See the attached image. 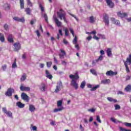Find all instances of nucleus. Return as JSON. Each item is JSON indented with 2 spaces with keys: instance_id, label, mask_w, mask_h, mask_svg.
Instances as JSON below:
<instances>
[{
  "instance_id": "nucleus-1",
  "label": "nucleus",
  "mask_w": 131,
  "mask_h": 131,
  "mask_svg": "<svg viewBox=\"0 0 131 131\" xmlns=\"http://www.w3.org/2000/svg\"><path fill=\"white\" fill-rule=\"evenodd\" d=\"M57 16L60 18V20H63V19L64 22L68 23L67 19H66V13L63 10L60 9L59 12H57Z\"/></svg>"
},
{
  "instance_id": "nucleus-2",
  "label": "nucleus",
  "mask_w": 131,
  "mask_h": 131,
  "mask_svg": "<svg viewBox=\"0 0 131 131\" xmlns=\"http://www.w3.org/2000/svg\"><path fill=\"white\" fill-rule=\"evenodd\" d=\"M62 88H63V84L62 83V81H59L57 83L56 87L55 90V93H59L60 91H61Z\"/></svg>"
},
{
  "instance_id": "nucleus-3",
  "label": "nucleus",
  "mask_w": 131,
  "mask_h": 131,
  "mask_svg": "<svg viewBox=\"0 0 131 131\" xmlns=\"http://www.w3.org/2000/svg\"><path fill=\"white\" fill-rule=\"evenodd\" d=\"M2 111L4 112L5 114H6L7 115L8 117H10V118H13V114L11 111H8L7 110V108L6 107L2 108Z\"/></svg>"
},
{
  "instance_id": "nucleus-4",
  "label": "nucleus",
  "mask_w": 131,
  "mask_h": 131,
  "mask_svg": "<svg viewBox=\"0 0 131 131\" xmlns=\"http://www.w3.org/2000/svg\"><path fill=\"white\" fill-rule=\"evenodd\" d=\"M21 98L22 100H24V101H25L27 103L29 102V100H30L29 96H28V95H27L26 93H22L21 94Z\"/></svg>"
},
{
  "instance_id": "nucleus-5",
  "label": "nucleus",
  "mask_w": 131,
  "mask_h": 131,
  "mask_svg": "<svg viewBox=\"0 0 131 131\" xmlns=\"http://www.w3.org/2000/svg\"><path fill=\"white\" fill-rule=\"evenodd\" d=\"M103 22L105 23V26H109V16L107 14L103 15Z\"/></svg>"
},
{
  "instance_id": "nucleus-6",
  "label": "nucleus",
  "mask_w": 131,
  "mask_h": 131,
  "mask_svg": "<svg viewBox=\"0 0 131 131\" xmlns=\"http://www.w3.org/2000/svg\"><path fill=\"white\" fill-rule=\"evenodd\" d=\"M15 90L13 89L12 88H9L5 93V95L7 97H11L12 96V93H14Z\"/></svg>"
},
{
  "instance_id": "nucleus-7",
  "label": "nucleus",
  "mask_w": 131,
  "mask_h": 131,
  "mask_svg": "<svg viewBox=\"0 0 131 131\" xmlns=\"http://www.w3.org/2000/svg\"><path fill=\"white\" fill-rule=\"evenodd\" d=\"M71 85L75 88V90H77V89H78V83L76 82V80H75V79L72 80L71 82Z\"/></svg>"
},
{
  "instance_id": "nucleus-8",
  "label": "nucleus",
  "mask_w": 131,
  "mask_h": 131,
  "mask_svg": "<svg viewBox=\"0 0 131 131\" xmlns=\"http://www.w3.org/2000/svg\"><path fill=\"white\" fill-rule=\"evenodd\" d=\"M20 90L22 92H30V88L23 86V84H21L20 86Z\"/></svg>"
},
{
  "instance_id": "nucleus-9",
  "label": "nucleus",
  "mask_w": 131,
  "mask_h": 131,
  "mask_svg": "<svg viewBox=\"0 0 131 131\" xmlns=\"http://www.w3.org/2000/svg\"><path fill=\"white\" fill-rule=\"evenodd\" d=\"M14 47V50L16 51V52H18L19 50H21V44L19 42L14 43L13 45Z\"/></svg>"
},
{
  "instance_id": "nucleus-10",
  "label": "nucleus",
  "mask_w": 131,
  "mask_h": 131,
  "mask_svg": "<svg viewBox=\"0 0 131 131\" xmlns=\"http://www.w3.org/2000/svg\"><path fill=\"white\" fill-rule=\"evenodd\" d=\"M53 18H54V20L57 27H61V26L62 25V22L60 21L59 20V19H58V18H57V17H56V16H55V15L53 16Z\"/></svg>"
},
{
  "instance_id": "nucleus-11",
  "label": "nucleus",
  "mask_w": 131,
  "mask_h": 131,
  "mask_svg": "<svg viewBox=\"0 0 131 131\" xmlns=\"http://www.w3.org/2000/svg\"><path fill=\"white\" fill-rule=\"evenodd\" d=\"M105 2L109 8H114V3H113L112 0H105Z\"/></svg>"
},
{
  "instance_id": "nucleus-12",
  "label": "nucleus",
  "mask_w": 131,
  "mask_h": 131,
  "mask_svg": "<svg viewBox=\"0 0 131 131\" xmlns=\"http://www.w3.org/2000/svg\"><path fill=\"white\" fill-rule=\"evenodd\" d=\"M69 77L71 78V79H74L75 80H77L78 78H79V76H78V73H76L75 75L71 74L69 76Z\"/></svg>"
},
{
  "instance_id": "nucleus-13",
  "label": "nucleus",
  "mask_w": 131,
  "mask_h": 131,
  "mask_svg": "<svg viewBox=\"0 0 131 131\" xmlns=\"http://www.w3.org/2000/svg\"><path fill=\"white\" fill-rule=\"evenodd\" d=\"M118 17L120 18H124V17H127V14L126 13H122L121 11H119L117 13Z\"/></svg>"
},
{
  "instance_id": "nucleus-14",
  "label": "nucleus",
  "mask_w": 131,
  "mask_h": 131,
  "mask_svg": "<svg viewBox=\"0 0 131 131\" xmlns=\"http://www.w3.org/2000/svg\"><path fill=\"white\" fill-rule=\"evenodd\" d=\"M117 74V73L114 72L112 71H108L106 73V75H107V76H113V75H116Z\"/></svg>"
},
{
  "instance_id": "nucleus-15",
  "label": "nucleus",
  "mask_w": 131,
  "mask_h": 131,
  "mask_svg": "<svg viewBox=\"0 0 131 131\" xmlns=\"http://www.w3.org/2000/svg\"><path fill=\"white\" fill-rule=\"evenodd\" d=\"M60 52L61 53L59 54L60 59H64V56H66V52L62 49L60 50Z\"/></svg>"
},
{
  "instance_id": "nucleus-16",
  "label": "nucleus",
  "mask_w": 131,
  "mask_h": 131,
  "mask_svg": "<svg viewBox=\"0 0 131 131\" xmlns=\"http://www.w3.org/2000/svg\"><path fill=\"white\" fill-rule=\"evenodd\" d=\"M124 64H127L130 65L131 64V54L129 55V57L127 58L126 61H123Z\"/></svg>"
},
{
  "instance_id": "nucleus-17",
  "label": "nucleus",
  "mask_w": 131,
  "mask_h": 131,
  "mask_svg": "<svg viewBox=\"0 0 131 131\" xmlns=\"http://www.w3.org/2000/svg\"><path fill=\"white\" fill-rule=\"evenodd\" d=\"M45 73L46 74V77H47V78H49V79H52V78H53V76L51 75V73H50V72H49L48 70H46L45 71Z\"/></svg>"
},
{
  "instance_id": "nucleus-18",
  "label": "nucleus",
  "mask_w": 131,
  "mask_h": 131,
  "mask_svg": "<svg viewBox=\"0 0 131 131\" xmlns=\"http://www.w3.org/2000/svg\"><path fill=\"white\" fill-rule=\"evenodd\" d=\"M40 90L42 91V92H45L47 90V85L43 83H42L40 85Z\"/></svg>"
},
{
  "instance_id": "nucleus-19",
  "label": "nucleus",
  "mask_w": 131,
  "mask_h": 131,
  "mask_svg": "<svg viewBox=\"0 0 131 131\" xmlns=\"http://www.w3.org/2000/svg\"><path fill=\"white\" fill-rule=\"evenodd\" d=\"M106 54L107 56H108L110 58H111L112 57V50H111V49L108 48L106 50Z\"/></svg>"
},
{
  "instance_id": "nucleus-20",
  "label": "nucleus",
  "mask_w": 131,
  "mask_h": 131,
  "mask_svg": "<svg viewBox=\"0 0 131 131\" xmlns=\"http://www.w3.org/2000/svg\"><path fill=\"white\" fill-rule=\"evenodd\" d=\"M7 39L9 42H14V39H13V35L9 34Z\"/></svg>"
},
{
  "instance_id": "nucleus-21",
  "label": "nucleus",
  "mask_w": 131,
  "mask_h": 131,
  "mask_svg": "<svg viewBox=\"0 0 131 131\" xmlns=\"http://www.w3.org/2000/svg\"><path fill=\"white\" fill-rule=\"evenodd\" d=\"M89 22L91 23V24H94V23L96 22V18L93 16H90L89 17Z\"/></svg>"
},
{
  "instance_id": "nucleus-22",
  "label": "nucleus",
  "mask_w": 131,
  "mask_h": 131,
  "mask_svg": "<svg viewBox=\"0 0 131 131\" xmlns=\"http://www.w3.org/2000/svg\"><path fill=\"white\" fill-rule=\"evenodd\" d=\"M16 106H17V107H18V108H24L25 104L21 103V102H17L16 103Z\"/></svg>"
},
{
  "instance_id": "nucleus-23",
  "label": "nucleus",
  "mask_w": 131,
  "mask_h": 131,
  "mask_svg": "<svg viewBox=\"0 0 131 131\" xmlns=\"http://www.w3.org/2000/svg\"><path fill=\"white\" fill-rule=\"evenodd\" d=\"M103 59L104 56H103V55H100L98 59H96L95 62H96V63H98V62H101V61H103Z\"/></svg>"
},
{
  "instance_id": "nucleus-24",
  "label": "nucleus",
  "mask_w": 131,
  "mask_h": 131,
  "mask_svg": "<svg viewBox=\"0 0 131 131\" xmlns=\"http://www.w3.org/2000/svg\"><path fill=\"white\" fill-rule=\"evenodd\" d=\"M62 110H64V107L63 106H61L60 108L54 109L53 111V112L54 113L59 112L60 111H62Z\"/></svg>"
},
{
  "instance_id": "nucleus-25",
  "label": "nucleus",
  "mask_w": 131,
  "mask_h": 131,
  "mask_svg": "<svg viewBox=\"0 0 131 131\" xmlns=\"http://www.w3.org/2000/svg\"><path fill=\"white\" fill-rule=\"evenodd\" d=\"M35 107H34V105H32V104H30L29 105V111L31 112H34V111H35Z\"/></svg>"
},
{
  "instance_id": "nucleus-26",
  "label": "nucleus",
  "mask_w": 131,
  "mask_h": 131,
  "mask_svg": "<svg viewBox=\"0 0 131 131\" xmlns=\"http://www.w3.org/2000/svg\"><path fill=\"white\" fill-rule=\"evenodd\" d=\"M101 83L103 84H107L108 83H110V79H104L101 81Z\"/></svg>"
},
{
  "instance_id": "nucleus-27",
  "label": "nucleus",
  "mask_w": 131,
  "mask_h": 131,
  "mask_svg": "<svg viewBox=\"0 0 131 131\" xmlns=\"http://www.w3.org/2000/svg\"><path fill=\"white\" fill-rule=\"evenodd\" d=\"M107 100H108L109 102H113V103H116L117 102V100L114 99L112 97H107Z\"/></svg>"
},
{
  "instance_id": "nucleus-28",
  "label": "nucleus",
  "mask_w": 131,
  "mask_h": 131,
  "mask_svg": "<svg viewBox=\"0 0 131 131\" xmlns=\"http://www.w3.org/2000/svg\"><path fill=\"white\" fill-rule=\"evenodd\" d=\"M27 77V75H26V74H24L20 78L21 81H25L26 80Z\"/></svg>"
},
{
  "instance_id": "nucleus-29",
  "label": "nucleus",
  "mask_w": 131,
  "mask_h": 131,
  "mask_svg": "<svg viewBox=\"0 0 131 131\" xmlns=\"http://www.w3.org/2000/svg\"><path fill=\"white\" fill-rule=\"evenodd\" d=\"M0 40L2 42H4L5 41V36L2 33H0Z\"/></svg>"
},
{
  "instance_id": "nucleus-30",
  "label": "nucleus",
  "mask_w": 131,
  "mask_h": 131,
  "mask_svg": "<svg viewBox=\"0 0 131 131\" xmlns=\"http://www.w3.org/2000/svg\"><path fill=\"white\" fill-rule=\"evenodd\" d=\"M20 9H24V0H19Z\"/></svg>"
},
{
  "instance_id": "nucleus-31",
  "label": "nucleus",
  "mask_w": 131,
  "mask_h": 131,
  "mask_svg": "<svg viewBox=\"0 0 131 131\" xmlns=\"http://www.w3.org/2000/svg\"><path fill=\"white\" fill-rule=\"evenodd\" d=\"M25 12H26L27 15H30L31 13V10H30V8H27L25 9Z\"/></svg>"
},
{
  "instance_id": "nucleus-32",
  "label": "nucleus",
  "mask_w": 131,
  "mask_h": 131,
  "mask_svg": "<svg viewBox=\"0 0 131 131\" xmlns=\"http://www.w3.org/2000/svg\"><path fill=\"white\" fill-rule=\"evenodd\" d=\"M90 72H91V73H92V74H93V75H95V76H97V75H98V74H97V71H96V70H95V69H91Z\"/></svg>"
},
{
  "instance_id": "nucleus-33",
  "label": "nucleus",
  "mask_w": 131,
  "mask_h": 131,
  "mask_svg": "<svg viewBox=\"0 0 131 131\" xmlns=\"http://www.w3.org/2000/svg\"><path fill=\"white\" fill-rule=\"evenodd\" d=\"M99 88H100V85H96L95 86H93L92 89L90 90V91H91V92H94L96 91L97 89H99Z\"/></svg>"
},
{
  "instance_id": "nucleus-34",
  "label": "nucleus",
  "mask_w": 131,
  "mask_h": 131,
  "mask_svg": "<svg viewBox=\"0 0 131 131\" xmlns=\"http://www.w3.org/2000/svg\"><path fill=\"white\" fill-rule=\"evenodd\" d=\"M63 105V100H60L57 101V107H61Z\"/></svg>"
},
{
  "instance_id": "nucleus-35",
  "label": "nucleus",
  "mask_w": 131,
  "mask_h": 131,
  "mask_svg": "<svg viewBox=\"0 0 131 131\" xmlns=\"http://www.w3.org/2000/svg\"><path fill=\"white\" fill-rule=\"evenodd\" d=\"M4 9H5V10H10V5H9L8 3H6V4L4 5Z\"/></svg>"
},
{
  "instance_id": "nucleus-36",
  "label": "nucleus",
  "mask_w": 131,
  "mask_h": 131,
  "mask_svg": "<svg viewBox=\"0 0 131 131\" xmlns=\"http://www.w3.org/2000/svg\"><path fill=\"white\" fill-rule=\"evenodd\" d=\"M124 64L126 68V71L127 73H129L130 71L129 70V68H128V66H127V64L125 63V64Z\"/></svg>"
},
{
  "instance_id": "nucleus-37",
  "label": "nucleus",
  "mask_w": 131,
  "mask_h": 131,
  "mask_svg": "<svg viewBox=\"0 0 131 131\" xmlns=\"http://www.w3.org/2000/svg\"><path fill=\"white\" fill-rule=\"evenodd\" d=\"M85 81H83L81 82V85L80 86V88H81V89H84V86H85Z\"/></svg>"
},
{
  "instance_id": "nucleus-38",
  "label": "nucleus",
  "mask_w": 131,
  "mask_h": 131,
  "mask_svg": "<svg viewBox=\"0 0 131 131\" xmlns=\"http://www.w3.org/2000/svg\"><path fill=\"white\" fill-rule=\"evenodd\" d=\"M125 90L126 92H129V91H131V85H127L125 88Z\"/></svg>"
},
{
  "instance_id": "nucleus-39",
  "label": "nucleus",
  "mask_w": 131,
  "mask_h": 131,
  "mask_svg": "<svg viewBox=\"0 0 131 131\" xmlns=\"http://www.w3.org/2000/svg\"><path fill=\"white\" fill-rule=\"evenodd\" d=\"M43 17L45 20V21L48 23L49 21L48 20V15H47V13H44L43 14Z\"/></svg>"
},
{
  "instance_id": "nucleus-40",
  "label": "nucleus",
  "mask_w": 131,
  "mask_h": 131,
  "mask_svg": "<svg viewBox=\"0 0 131 131\" xmlns=\"http://www.w3.org/2000/svg\"><path fill=\"white\" fill-rule=\"evenodd\" d=\"M77 42V36L76 35H75V37L73 40V43L74 45H76Z\"/></svg>"
},
{
  "instance_id": "nucleus-41",
  "label": "nucleus",
  "mask_w": 131,
  "mask_h": 131,
  "mask_svg": "<svg viewBox=\"0 0 131 131\" xmlns=\"http://www.w3.org/2000/svg\"><path fill=\"white\" fill-rule=\"evenodd\" d=\"M17 67V64L16 63V58L14 59V61L13 63L12 64V68H15Z\"/></svg>"
},
{
  "instance_id": "nucleus-42",
  "label": "nucleus",
  "mask_w": 131,
  "mask_h": 131,
  "mask_svg": "<svg viewBox=\"0 0 131 131\" xmlns=\"http://www.w3.org/2000/svg\"><path fill=\"white\" fill-rule=\"evenodd\" d=\"M97 34V32H96V31H93L91 32H86V34Z\"/></svg>"
},
{
  "instance_id": "nucleus-43",
  "label": "nucleus",
  "mask_w": 131,
  "mask_h": 131,
  "mask_svg": "<svg viewBox=\"0 0 131 131\" xmlns=\"http://www.w3.org/2000/svg\"><path fill=\"white\" fill-rule=\"evenodd\" d=\"M98 36H100V38H101L102 39H106V37L105 36V35H102V34H99L98 35Z\"/></svg>"
},
{
  "instance_id": "nucleus-44",
  "label": "nucleus",
  "mask_w": 131,
  "mask_h": 131,
  "mask_svg": "<svg viewBox=\"0 0 131 131\" xmlns=\"http://www.w3.org/2000/svg\"><path fill=\"white\" fill-rule=\"evenodd\" d=\"M124 125H125V126H127L128 127H131V123H130L124 122Z\"/></svg>"
},
{
  "instance_id": "nucleus-45",
  "label": "nucleus",
  "mask_w": 131,
  "mask_h": 131,
  "mask_svg": "<svg viewBox=\"0 0 131 131\" xmlns=\"http://www.w3.org/2000/svg\"><path fill=\"white\" fill-rule=\"evenodd\" d=\"M27 5L28 6H30V7H32L33 4L30 1V0H27Z\"/></svg>"
},
{
  "instance_id": "nucleus-46",
  "label": "nucleus",
  "mask_w": 131,
  "mask_h": 131,
  "mask_svg": "<svg viewBox=\"0 0 131 131\" xmlns=\"http://www.w3.org/2000/svg\"><path fill=\"white\" fill-rule=\"evenodd\" d=\"M96 120L98 121V122H99V123L102 122V121H101V119H100V116H96Z\"/></svg>"
},
{
  "instance_id": "nucleus-47",
  "label": "nucleus",
  "mask_w": 131,
  "mask_h": 131,
  "mask_svg": "<svg viewBox=\"0 0 131 131\" xmlns=\"http://www.w3.org/2000/svg\"><path fill=\"white\" fill-rule=\"evenodd\" d=\"M18 22L24 23V22H25V19H24V17L19 18Z\"/></svg>"
},
{
  "instance_id": "nucleus-48",
  "label": "nucleus",
  "mask_w": 131,
  "mask_h": 131,
  "mask_svg": "<svg viewBox=\"0 0 131 131\" xmlns=\"http://www.w3.org/2000/svg\"><path fill=\"white\" fill-rule=\"evenodd\" d=\"M89 112H91L92 113H94V112H96V109L95 108H91V109H88Z\"/></svg>"
},
{
  "instance_id": "nucleus-49",
  "label": "nucleus",
  "mask_w": 131,
  "mask_h": 131,
  "mask_svg": "<svg viewBox=\"0 0 131 131\" xmlns=\"http://www.w3.org/2000/svg\"><path fill=\"white\" fill-rule=\"evenodd\" d=\"M39 8L41 12H45V8L42 6L41 4L39 5Z\"/></svg>"
},
{
  "instance_id": "nucleus-50",
  "label": "nucleus",
  "mask_w": 131,
  "mask_h": 131,
  "mask_svg": "<svg viewBox=\"0 0 131 131\" xmlns=\"http://www.w3.org/2000/svg\"><path fill=\"white\" fill-rule=\"evenodd\" d=\"M47 66L48 68H50L51 66H52V62H47Z\"/></svg>"
},
{
  "instance_id": "nucleus-51",
  "label": "nucleus",
  "mask_w": 131,
  "mask_h": 131,
  "mask_svg": "<svg viewBox=\"0 0 131 131\" xmlns=\"http://www.w3.org/2000/svg\"><path fill=\"white\" fill-rule=\"evenodd\" d=\"M69 30L71 33L72 34L73 36H74V31H73V29H72L71 28H70Z\"/></svg>"
},
{
  "instance_id": "nucleus-52",
  "label": "nucleus",
  "mask_w": 131,
  "mask_h": 131,
  "mask_svg": "<svg viewBox=\"0 0 131 131\" xmlns=\"http://www.w3.org/2000/svg\"><path fill=\"white\" fill-rule=\"evenodd\" d=\"M116 24V25H117V26H120V21H119V20H116V22H115V24Z\"/></svg>"
},
{
  "instance_id": "nucleus-53",
  "label": "nucleus",
  "mask_w": 131,
  "mask_h": 131,
  "mask_svg": "<svg viewBox=\"0 0 131 131\" xmlns=\"http://www.w3.org/2000/svg\"><path fill=\"white\" fill-rule=\"evenodd\" d=\"M115 110H119L120 109V106L118 104H116L115 106Z\"/></svg>"
},
{
  "instance_id": "nucleus-54",
  "label": "nucleus",
  "mask_w": 131,
  "mask_h": 131,
  "mask_svg": "<svg viewBox=\"0 0 131 131\" xmlns=\"http://www.w3.org/2000/svg\"><path fill=\"white\" fill-rule=\"evenodd\" d=\"M69 32V31H68V30L67 29H66L64 33L66 36H68L69 35V34H68Z\"/></svg>"
},
{
  "instance_id": "nucleus-55",
  "label": "nucleus",
  "mask_w": 131,
  "mask_h": 131,
  "mask_svg": "<svg viewBox=\"0 0 131 131\" xmlns=\"http://www.w3.org/2000/svg\"><path fill=\"white\" fill-rule=\"evenodd\" d=\"M69 15H70V16H72V17H73L74 18H75V19L76 20V21H78V18H77V17H76V16L71 14V13H69Z\"/></svg>"
},
{
  "instance_id": "nucleus-56",
  "label": "nucleus",
  "mask_w": 131,
  "mask_h": 131,
  "mask_svg": "<svg viewBox=\"0 0 131 131\" xmlns=\"http://www.w3.org/2000/svg\"><path fill=\"white\" fill-rule=\"evenodd\" d=\"M111 20L112 23H113V24H114L117 20L116 19H115L114 17L111 18Z\"/></svg>"
},
{
  "instance_id": "nucleus-57",
  "label": "nucleus",
  "mask_w": 131,
  "mask_h": 131,
  "mask_svg": "<svg viewBox=\"0 0 131 131\" xmlns=\"http://www.w3.org/2000/svg\"><path fill=\"white\" fill-rule=\"evenodd\" d=\"M36 33L37 36H38V37H39V36H40V33H39V31H38V30H37L36 31Z\"/></svg>"
},
{
  "instance_id": "nucleus-58",
  "label": "nucleus",
  "mask_w": 131,
  "mask_h": 131,
  "mask_svg": "<svg viewBox=\"0 0 131 131\" xmlns=\"http://www.w3.org/2000/svg\"><path fill=\"white\" fill-rule=\"evenodd\" d=\"M61 64L62 65H64V66H66V65H67V62L64 60H61Z\"/></svg>"
},
{
  "instance_id": "nucleus-59",
  "label": "nucleus",
  "mask_w": 131,
  "mask_h": 131,
  "mask_svg": "<svg viewBox=\"0 0 131 131\" xmlns=\"http://www.w3.org/2000/svg\"><path fill=\"white\" fill-rule=\"evenodd\" d=\"M93 38L94 39H96V40H99L100 39V38L98 37L97 36H96V34H94Z\"/></svg>"
},
{
  "instance_id": "nucleus-60",
  "label": "nucleus",
  "mask_w": 131,
  "mask_h": 131,
  "mask_svg": "<svg viewBox=\"0 0 131 131\" xmlns=\"http://www.w3.org/2000/svg\"><path fill=\"white\" fill-rule=\"evenodd\" d=\"M4 27L5 30H8V29H9V26H8L7 24L4 25Z\"/></svg>"
},
{
  "instance_id": "nucleus-61",
  "label": "nucleus",
  "mask_w": 131,
  "mask_h": 131,
  "mask_svg": "<svg viewBox=\"0 0 131 131\" xmlns=\"http://www.w3.org/2000/svg\"><path fill=\"white\" fill-rule=\"evenodd\" d=\"M19 17H13V20H14V21H17V22H19Z\"/></svg>"
},
{
  "instance_id": "nucleus-62",
  "label": "nucleus",
  "mask_w": 131,
  "mask_h": 131,
  "mask_svg": "<svg viewBox=\"0 0 131 131\" xmlns=\"http://www.w3.org/2000/svg\"><path fill=\"white\" fill-rule=\"evenodd\" d=\"M2 69L5 71L7 69V66L6 64H4L3 66H2Z\"/></svg>"
},
{
  "instance_id": "nucleus-63",
  "label": "nucleus",
  "mask_w": 131,
  "mask_h": 131,
  "mask_svg": "<svg viewBox=\"0 0 131 131\" xmlns=\"http://www.w3.org/2000/svg\"><path fill=\"white\" fill-rule=\"evenodd\" d=\"M120 131H126V129L123 128L122 127H119Z\"/></svg>"
},
{
  "instance_id": "nucleus-64",
  "label": "nucleus",
  "mask_w": 131,
  "mask_h": 131,
  "mask_svg": "<svg viewBox=\"0 0 131 131\" xmlns=\"http://www.w3.org/2000/svg\"><path fill=\"white\" fill-rule=\"evenodd\" d=\"M32 130L34 131H37V127L36 126H33L32 127Z\"/></svg>"
}]
</instances>
